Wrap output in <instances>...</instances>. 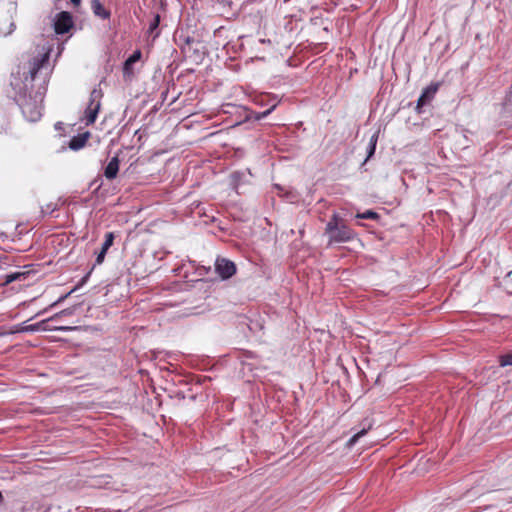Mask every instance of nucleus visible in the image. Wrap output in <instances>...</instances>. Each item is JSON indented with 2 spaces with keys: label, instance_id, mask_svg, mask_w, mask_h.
<instances>
[{
  "label": "nucleus",
  "instance_id": "nucleus-1",
  "mask_svg": "<svg viewBox=\"0 0 512 512\" xmlns=\"http://www.w3.org/2000/svg\"><path fill=\"white\" fill-rule=\"evenodd\" d=\"M325 234L328 235L329 244L349 242L355 237L354 230L336 213H334L328 221Z\"/></svg>",
  "mask_w": 512,
  "mask_h": 512
},
{
  "label": "nucleus",
  "instance_id": "nucleus-2",
  "mask_svg": "<svg viewBox=\"0 0 512 512\" xmlns=\"http://www.w3.org/2000/svg\"><path fill=\"white\" fill-rule=\"evenodd\" d=\"M102 97L103 92L101 88H94L91 91L89 103L84 113L86 125H92L96 121L98 112L100 110Z\"/></svg>",
  "mask_w": 512,
  "mask_h": 512
},
{
  "label": "nucleus",
  "instance_id": "nucleus-3",
  "mask_svg": "<svg viewBox=\"0 0 512 512\" xmlns=\"http://www.w3.org/2000/svg\"><path fill=\"white\" fill-rule=\"evenodd\" d=\"M440 83H431L429 86H427L421 93L420 97L418 98L417 105H416V112L418 114L422 113V108L429 104L435 97L437 91L439 90Z\"/></svg>",
  "mask_w": 512,
  "mask_h": 512
},
{
  "label": "nucleus",
  "instance_id": "nucleus-4",
  "mask_svg": "<svg viewBox=\"0 0 512 512\" xmlns=\"http://www.w3.org/2000/svg\"><path fill=\"white\" fill-rule=\"evenodd\" d=\"M72 15L67 11H62L56 15L54 21V30L57 34H65L73 27Z\"/></svg>",
  "mask_w": 512,
  "mask_h": 512
},
{
  "label": "nucleus",
  "instance_id": "nucleus-5",
  "mask_svg": "<svg viewBox=\"0 0 512 512\" xmlns=\"http://www.w3.org/2000/svg\"><path fill=\"white\" fill-rule=\"evenodd\" d=\"M215 270L222 279H228L236 273V265L226 258H217Z\"/></svg>",
  "mask_w": 512,
  "mask_h": 512
},
{
  "label": "nucleus",
  "instance_id": "nucleus-6",
  "mask_svg": "<svg viewBox=\"0 0 512 512\" xmlns=\"http://www.w3.org/2000/svg\"><path fill=\"white\" fill-rule=\"evenodd\" d=\"M48 59H49L48 53H45L42 56L33 59V61L30 64V70H29V75H30L31 81H33L36 78V75H37L38 71L42 68V66L44 64L48 63Z\"/></svg>",
  "mask_w": 512,
  "mask_h": 512
},
{
  "label": "nucleus",
  "instance_id": "nucleus-7",
  "mask_svg": "<svg viewBox=\"0 0 512 512\" xmlns=\"http://www.w3.org/2000/svg\"><path fill=\"white\" fill-rule=\"evenodd\" d=\"M91 10L95 16L103 20L109 19L111 16L110 11L104 7L100 0H91Z\"/></svg>",
  "mask_w": 512,
  "mask_h": 512
},
{
  "label": "nucleus",
  "instance_id": "nucleus-8",
  "mask_svg": "<svg viewBox=\"0 0 512 512\" xmlns=\"http://www.w3.org/2000/svg\"><path fill=\"white\" fill-rule=\"evenodd\" d=\"M118 171H119V159H118V157H113L105 168L104 176L110 180L114 179L117 176Z\"/></svg>",
  "mask_w": 512,
  "mask_h": 512
},
{
  "label": "nucleus",
  "instance_id": "nucleus-9",
  "mask_svg": "<svg viewBox=\"0 0 512 512\" xmlns=\"http://www.w3.org/2000/svg\"><path fill=\"white\" fill-rule=\"evenodd\" d=\"M88 138H89L88 132L83 133V134H78L77 136H74L70 140L69 147L72 150H79L85 146L86 142L88 141Z\"/></svg>",
  "mask_w": 512,
  "mask_h": 512
},
{
  "label": "nucleus",
  "instance_id": "nucleus-10",
  "mask_svg": "<svg viewBox=\"0 0 512 512\" xmlns=\"http://www.w3.org/2000/svg\"><path fill=\"white\" fill-rule=\"evenodd\" d=\"M142 53L140 50H136L128 57V59L124 63V72L128 73V65H133L137 61L141 59Z\"/></svg>",
  "mask_w": 512,
  "mask_h": 512
},
{
  "label": "nucleus",
  "instance_id": "nucleus-11",
  "mask_svg": "<svg viewBox=\"0 0 512 512\" xmlns=\"http://www.w3.org/2000/svg\"><path fill=\"white\" fill-rule=\"evenodd\" d=\"M71 314H72V310L65 309V310H62L59 313L54 314L52 317L44 320L42 323L45 324V323H49V322H54V321H57L58 319H60L63 316H69Z\"/></svg>",
  "mask_w": 512,
  "mask_h": 512
},
{
  "label": "nucleus",
  "instance_id": "nucleus-12",
  "mask_svg": "<svg viewBox=\"0 0 512 512\" xmlns=\"http://www.w3.org/2000/svg\"><path fill=\"white\" fill-rule=\"evenodd\" d=\"M356 218H359V219H372V220H376L379 218V215L378 213L372 211V210H367L363 213H357L356 214Z\"/></svg>",
  "mask_w": 512,
  "mask_h": 512
},
{
  "label": "nucleus",
  "instance_id": "nucleus-13",
  "mask_svg": "<svg viewBox=\"0 0 512 512\" xmlns=\"http://www.w3.org/2000/svg\"><path fill=\"white\" fill-rule=\"evenodd\" d=\"M377 140H378V132L374 133L370 139L367 159H369L375 153Z\"/></svg>",
  "mask_w": 512,
  "mask_h": 512
},
{
  "label": "nucleus",
  "instance_id": "nucleus-14",
  "mask_svg": "<svg viewBox=\"0 0 512 512\" xmlns=\"http://www.w3.org/2000/svg\"><path fill=\"white\" fill-rule=\"evenodd\" d=\"M371 427H372V424H371V423H369L367 428H365V427H364L363 429H361L360 431H358L357 433H355V434L351 437V439L349 440V443H350V444H354V443H356V442H357V441H358V440H359V439H360L364 434H366V432H367L369 429H371Z\"/></svg>",
  "mask_w": 512,
  "mask_h": 512
},
{
  "label": "nucleus",
  "instance_id": "nucleus-15",
  "mask_svg": "<svg viewBox=\"0 0 512 512\" xmlns=\"http://www.w3.org/2000/svg\"><path fill=\"white\" fill-rule=\"evenodd\" d=\"M499 364L501 367L512 365V352L499 357Z\"/></svg>",
  "mask_w": 512,
  "mask_h": 512
},
{
  "label": "nucleus",
  "instance_id": "nucleus-16",
  "mask_svg": "<svg viewBox=\"0 0 512 512\" xmlns=\"http://www.w3.org/2000/svg\"><path fill=\"white\" fill-rule=\"evenodd\" d=\"M114 239H115V234L113 232H107L105 234V240H104L102 246L104 248L109 249L113 245Z\"/></svg>",
  "mask_w": 512,
  "mask_h": 512
},
{
  "label": "nucleus",
  "instance_id": "nucleus-17",
  "mask_svg": "<svg viewBox=\"0 0 512 512\" xmlns=\"http://www.w3.org/2000/svg\"><path fill=\"white\" fill-rule=\"evenodd\" d=\"M159 24H160V16H159V14H156L154 16L152 22L149 25V32L153 33L154 30H156L158 28Z\"/></svg>",
  "mask_w": 512,
  "mask_h": 512
},
{
  "label": "nucleus",
  "instance_id": "nucleus-18",
  "mask_svg": "<svg viewBox=\"0 0 512 512\" xmlns=\"http://www.w3.org/2000/svg\"><path fill=\"white\" fill-rule=\"evenodd\" d=\"M275 107H276V104L272 105L269 109H267V110H265V111H263V112L259 113V114L256 116V118H257V119H262V118L267 117V116H268V115H269V114H270V113L275 109Z\"/></svg>",
  "mask_w": 512,
  "mask_h": 512
},
{
  "label": "nucleus",
  "instance_id": "nucleus-19",
  "mask_svg": "<svg viewBox=\"0 0 512 512\" xmlns=\"http://www.w3.org/2000/svg\"><path fill=\"white\" fill-rule=\"evenodd\" d=\"M75 329V327H70V326H54L52 328H50V330H59V331H71Z\"/></svg>",
  "mask_w": 512,
  "mask_h": 512
},
{
  "label": "nucleus",
  "instance_id": "nucleus-20",
  "mask_svg": "<svg viewBox=\"0 0 512 512\" xmlns=\"http://www.w3.org/2000/svg\"><path fill=\"white\" fill-rule=\"evenodd\" d=\"M105 259V255L103 253H98L97 255V258H96V263L97 264H101Z\"/></svg>",
  "mask_w": 512,
  "mask_h": 512
},
{
  "label": "nucleus",
  "instance_id": "nucleus-21",
  "mask_svg": "<svg viewBox=\"0 0 512 512\" xmlns=\"http://www.w3.org/2000/svg\"><path fill=\"white\" fill-rule=\"evenodd\" d=\"M74 7H78L81 3V0H70Z\"/></svg>",
  "mask_w": 512,
  "mask_h": 512
},
{
  "label": "nucleus",
  "instance_id": "nucleus-22",
  "mask_svg": "<svg viewBox=\"0 0 512 512\" xmlns=\"http://www.w3.org/2000/svg\"><path fill=\"white\" fill-rule=\"evenodd\" d=\"M13 280H15V276L10 275V276H8V277H7V281H6V282H7V283H10V282H12Z\"/></svg>",
  "mask_w": 512,
  "mask_h": 512
},
{
  "label": "nucleus",
  "instance_id": "nucleus-23",
  "mask_svg": "<svg viewBox=\"0 0 512 512\" xmlns=\"http://www.w3.org/2000/svg\"><path fill=\"white\" fill-rule=\"evenodd\" d=\"M108 250H109V249L104 248V247L102 246V247H101V251H100V253H103L104 255H106V253H107V251H108Z\"/></svg>",
  "mask_w": 512,
  "mask_h": 512
},
{
  "label": "nucleus",
  "instance_id": "nucleus-24",
  "mask_svg": "<svg viewBox=\"0 0 512 512\" xmlns=\"http://www.w3.org/2000/svg\"><path fill=\"white\" fill-rule=\"evenodd\" d=\"M132 65H128V72L131 70Z\"/></svg>",
  "mask_w": 512,
  "mask_h": 512
}]
</instances>
